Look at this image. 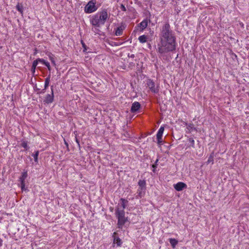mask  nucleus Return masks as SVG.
<instances>
[{
  "label": "nucleus",
  "instance_id": "nucleus-2",
  "mask_svg": "<svg viewBox=\"0 0 249 249\" xmlns=\"http://www.w3.org/2000/svg\"><path fill=\"white\" fill-rule=\"evenodd\" d=\"M127 202V200L121 198L116 209L115 214L118 219V227L119 228H122L127 221V218L124 215V209Z\"/></svg>",
  "mask_w": 249,
  "mask_h": 249
},
{
  "label": "nucleus",
  "instance_id": "nucleus-1",
  "mask_svg": "<svg viewBox=\"0 0 249 249\" xmlns=\"http://www.w3.org/2000/svg\"><path fill=\"white\" fill-rule=\"evenodd\" d=\"M176 37L170 29L168 23L162 27L160 34V43L158 44L157 51L160 54L173 52L176 49Z\"/></svg>",
  "mask_w": 249,
  "mask_h": 249
},
{
  "label": "nucleus",
  "instance_id": "nucleus-6",
  "mask_svg": "<svg viewBox=\"0 0 249 249\" xmlns=\"http://www.w3.org/2000/svg\"><path fill=\"white\" fill-rule=\"evenodd\" d=\"M27 172L25 171L22 173L21 176L19 178V181H20V187L22 191H23L25 189V180L27 177Z\"/></svg>",
  "mask_w": 249,
  "mask_h": 249
},
{
  "label": "nucleus",
  "instance_id": "nucleus-4",
  "mask_svg": "<svg viewBox=\"0 0 249 249\" xmlns=\"http://www.w3.org/2000/svg\"><path fill=\"white\" fill-rule=\"evenodd\" d=\"M98 7L96 5V1L91 0L87 3L84 8V11L86 13L89 14L96 11Z\"/></svg>",
  "mask_w": 249,
  "mask_h": 249
},
{
  "label": "nucleus",
  "instance_id": "nucleus-11",
  "mask_svg": "<svg viewBox=\"0 0 249 249\" xmlns=\"http://www.w3.org/2000/svg\"><path fill=\"white\" fill-rule=\"evenodd\" d=\"M138 185L141 190L139 189L138 191L140 195L142 193V191L145 189V181L144 180H140L138 182Z\"/></svg>",
  "mask_w": 249,
  "mask_h": 249
},
{
  "label": "nucleus",
  "instance_id": "nucleus-22",
  "mask_svg": "<svg viewBox=\"0 0 249 249\" xmlns=\"http://www.w3.org/2000/svg\"><path fill=\"white\" fill-rule=\"evenodd\" d=\"M187 129L189 130V131H191L194 129L193 127V125L192 124H190L187 125Z\"/></svg>",
  "mask_w": 249,
  "mask_h": 249
},
{
  "label": "nucleus",
  "instance_id": "nucleus-23",
  "mask_svg": "<svg viewBox=\"0 0 249 249\" xmlns=\"http://www.w3.org/2000/svg\"><path fill=\"white\" fill-rule=\"evenodd\" d=\"M164 130V127L161 126L160 127V129H159L158 132L163 134Z\"/></svg>",
  "mask_w": 249,
  "mask_h": 249
},
{
  "label": "nucleus",
  "instance_id": "nucleus-3",
  "mask_svg": "<svg viewBox=\"0 0 249 249\" xmlns=\"http://www.w3.org/2000/svg\"><path fill=\"white\" fill-rule=\"evenodd\" d=\"M108 18L107 11L103 10L92 16L90 19V22L93 26L99 27L104 25Z\"/></svg>",
  "mask_w": 249,
  "mask_h": 249
},
{
  "label": "nucleus",
  "instance_id": "nucleus-33",
  "mask_svg": "<svg viewBox=\"0 0 249 249\" xmlns=\"http://www.w3.org/2000/svg\"><path fill=\"white\" fill-rule=\"evenodd\" d=\"M47 68L48 69V70H49V71H50V70H51V67H50V66H49V67H47Z\"/></svg>",
  "mask_w": 249,
  "mask_h": 249
},
{
  "label": "nucleus",
  "instance_id": "nucleus-19",
  "mask_svg": "<svg viewBox=\"0 0 249 249\" xmlns=\"http://www.w3.org/2000/svg\"><path fill=\"white\" fill-rule=\"evenodd\" d=\"M213 158H214L213 153H212L210 155V156H209V157L208 158V160L207 162V164L212 163V164H213Z\"/></svg>",
  "mask_w": 249,
  "mask_h": 249
},
{
  "label": "nucleus",
  "instance_id": "nucleus-27",
  "mask_svg": "<svg viewBox=\"0 0 249 249\" xmlns=\"http://www.w3.org/2000/svg\"><path fill=\"white\" fill-rule=\"evenodd\" d=\"M49 57L50 60L51 61L52 63L53 64V65H55V60L53 57L51 56H50Z\"/></svg>",
  "mask_w": 249,
  "mask_h": 249
},
{
  "label": "nucleus",
  "instance_id": "nucleus-30",
  "mask_svg": "<svg viewBox=\"0 0 249 249\" xmlns=\"http://www.w3.org/2000/svg\"><path fill=\"white\" fill-rule=\"evenodd\" d=\"M64 143H65V144L66 145V146L68 148V146H69V144L68 143V142L66 141V140L64 139Z\"/></svg>",
  "mask_w": 249,
  "mask_h": 249
},
{
  "label": "nucleus",
  "instance_id": "nucleus-32",
  "mask_svg": "<svg viewBox=\"0 0 249 249\" xmlns=\"http://www.w3.org/2000/svg\"><path fill=\"white\" fill-rule=\"evenodd\" d=\"M2 245V240L0 238V247H1Z\"/></svg>",
  "mask_w": 249,
  "mask_h": 249
},
{
  "label": "nucleus",
  "instance_id": "nucleus-15",
  "mask_svg": "<svg viewBox=\"0 0 249 249\" xmlns=\"http://www.w3.org/2000/svg\"><path fill=\"white\" fill-rule=\"evenodd\" d=\"M38 62H39V61L38 60V59H37L34 61V62L33 63L32 68H31V71L33 74H34V73L35 72L36 68V66L38 64Z\"/></svg>",
  "mask_w": 249,
  "mask_h": 249
},
{
  "label": "nucleus",
  "instance_id": "nucleus-16",
  "mask_svg": "<svg viewBox=\"0 0 249 249\" xmlns=\"http://www.w3.org/2000/svg\"><path fill=\"white\" fill-rule=\"evenodd\" d=\"M169 240L173 248H175L178 243V241L174 238H170Z\"/></svg>",
  "mask_w": 249,
  "mask_h": 249
},
{
  "label": "nucleus",
  "instance_id": "nucleus-26",
  "mask_svg": "<svg viewBox=\"0 0 249 249\" xmlns=\"http://www.w3.org/2000/svg\"><path fill=\"white\" fill-rule=\"evenodd\" d=\"M81 43H82V47L84 48L83 51L84 52H86V51H87V46H86V44L83 42V41H81Z\"/></svg>",
  "mask_w": 249,
  "mask_h": 249
},
{
  "label": "nucleus",
  "instance_id": "nucleus-13",
  "mask_svg": "<svg viewBox=\"0 0 249 249\" xmlns=\"http://www.w3.org/2000/svg\"><path fill=\"white\" fill-rule=\"evenodd\" d=\"M50 77L51 76L49 75L45 80V84H44V89H43L41 91V93H44L45 92V89L48 87L49 83L50 82Z\"/></svg>",
  "mask_w": 249,
  "mask_h": 249
},
{
  "label": "nucleus",
  "instance_id": "nucleus-37",
  "mask_svg": "<svg viewBox=\"0 0 249 249\" xmlns=\"http://www.w3.org/2000/svg\"><path fill=\"white\" fill-rule=\"evenodd\" d=\"M76 142H77V143H78V140H76Z\"/></svg>",
  "mask_w": 249,
  "mask_h": 249
},
{
  "label": "nucleus",
  "instance_id": "nucleus-34",
  "mask_svg": "<svg viewBox=\"0 0 249 249\" xmlns=\"http://www.w3.org/2000/svg\"><path fill=\"white\" fill-rule=\"evenodd\" d=\"M158 161V160H156V161L155 164H157V163Z\"/></svg>",
  "mask_w": 249,
  "mask_h": 249
},
{
  "label": "nucleus",
  "instance_id": "nucleus-14",
  "mask_svg": "<svg viewBox=\"0 0 249 249\" xmlns=\"http://www.w3.org/2000/svg\"><path fill=\"white\" fill-rule=\"evenodd\" d=\"M148 39L147 36L145 35H142L139 37L138 40L141 43H144L146 42Z\"/></svg>",
  "mask_w": 249,
  "mask_h": 249
},
{
  "label": "nucleus",
  "instance_id": "nucleus-29",
  "mask_svg": "<svg viewBox=\"0 0 249 249\" xmlns=\"http://www.w3.org/2000/svg\"><path fill=\"white\" fill-rule=\"evenodd\" d=\"M121 9L122 11H126V8H125V6L123 4H122L121 5Z\"/></svg>",
  "mask_w": 249,
  "mask_h": 249
},
{
  "label": "nucleus",
  "instance_id": "nucleus-9",
  "mask_svg": "<svg viewBox=\"0 0 249 249\" xmlns=\"http://www.w3.org/2000/svg\"><path fill=\"white\" fill-rule=\"evenodd\" d=\"M141 107V105L138 102H134L131 106V111L133 113L137 112Z\"/></svg>",
  "mask_w": 249,
  "mask_h": 249
},
{
  "label": "nucleus",
  "instance_id": "nucleus-20",
  "mask_svg": "<svg viewBox=\"0 0 249 249\" xmlns=\"http://www.w3.org/2000/svg\"><path fill=\"white\" fill-rule=\"evenodd\" d=\"M38 60L39 62H41L43 64L46 66L47 67H49V66H50L48 62L46 61L45 60L43 59L38 58Z\"/></svg>",
  "mask_w": 249,
  "mask_h": 249
},
{
  "label": "nucleus",
  "instance_id": "nucleus-17",
  "mask_svg": "<svg viewBox=\"0 0 249 249\" xmlns=\"http://www.w3.org/2000/svg\"><path fill=\"white\" fill-rule=\"evenodd\" d=\"M16 9L21 15L23 14V6L21 4L18 3V4L16 5Z\"/></svg>",
  "mask_w": 249,
  "mask_h": 249
},
{
  "label": "nucleus",
  "instance_id": "nucleus-36",
  "mask_svg": "<svg viewBox=\"0 0 249 249\" xmlns=\"http://www.w3.org/2000/svg\"><path fill=\"white\" fill-rule=\"evenodd\" d=\"M110 210H111V211H112V210H113V208H111V209H110Z\"/></svg>",
  "mask_w": 249,
  "mask_h": 249
},
{
  "label": "nucleus",
  "instance_id": "nucleus-8",
  "mask_svg": "<svg viewBox=\"0 0 249 249\" xmlns=\"http://www.w3.org/2000/svg\"><path fill=\"white\" fill-rule=\"evenodd\" d=\"M174 187L177 191H181L184 188H187V185L182 182H179L174 184Z\"/></svg>",
  "mask_w": 249,
  "mask_h": 249
},
{
  "label": "nucleus",
  "instance_id": "nucleus-28",
  "mask_svg": "<svg viewBox=\"0 0 249 249\" xmlns=\"http://www.w3.org/2000/svg\"><path fill=\"white\" fill-rule=\"evenodd\" d=\"M162 135H163L162 134L159 133L157 132V135H156L157 138H160H160H162Z\"/></svg>",
  "mask_w": 249,
  "mask_h": 249
},
{
  "label": "nucleus",
  "instance_id": "nucleus-7",
  "mask_svg": "<svg viewBox=\"0 0 249 249\" xmlns=\"http://www.w3.org/2000/svg\"><path fill=\"white\" fill-rule=\"evenodd\" d=\"M147 85L148 88L153 92L157 93L158 91V89L155 87L154 82L151 80H148L147 82Z\"/></svg>",
  "mask_w": 249,
  "mask_h": 249
},
{
  "label": "nucleus",
  "instance_id": "nucleus-12",
  "mask_svg": "<svg viewBox=\"0 0 249 249\" xmlns=\"http://www.w3.org/2000/svg\"><path fill=\"white\" fill-rule=\"evenodd\" d=\"M125 29L124 25H121L120 26L117 28L115 30V35L116 36H120L123 34V30Z\"/></svg>",
  "mask_w": 249,
  "mask_h": 249
},
{
  "label": "nucleus",
  "instance_id": "nucleus-5",
  "mask_svg": "<svg viewBox=\"0 0 249 249\" xmlns=\"http://www.w3.org/2000/svg\"><path fill=\"white\" fill-rule=\"evenodd\" d=\"M54 99L53 87H51V93L47 94L44 97L43 102L45 104H51L53 102Z\"/></svg>",
  "mask_w": 249,
  "mask_h": 249
},
{
  "label": "nucleus",
  "instance_id": "nucleus-35",
  "mask_svg": "<svg viewBox=\"0 0 249 249\" xmlns=\"http://www.w3.org/2000/svg\"><path fill=\"white\" fill-rule=\"evenodd\" d=\"M153 171L154 172H155V168H153Z\"/></svg>",
  "mask_w": 249,
  "mask_h": 249
},
{
  "label": "nucleus",
  "instance_id": "nucleus-31",
  "mask_svg": "<svg viewBox=\"0 0 249 249\" xmlns=\"http://www.w3.org/2000/svg\"><path fill=\"white\" fill-rule=\"evenodd\" d=\"M156 167H157V164H155H155H153V165H152V167H153V168H156Z\"/></svg>",
  "mask_w": 249,
  "mask_h": 249
},
{
  "label": "nucleus",
  "instance_id": "nucleus-24",
  "mask_svg": "<svg viewBox=\"0 0 249 249\" xmlns=\"http://www.w3.org/2000/svg\"><path fill=\"white\" fill-rule=\"evenodd\" d=\"M21 146L25 148H27L28 147V144H27V142L24 141L22 143H21Z\"/></svg>",
  "mask_w": 249,
  "mask_h": 249
},
{
  "label": "nucleus",
  "instance_id": "nucleus-25",
  "mask_svg": "<svg viewBox=\"0 0 249 249\" xmlns=\"http://www.w3.org/2000/svg\"><path fill=\"white\" fill-rule=\"evenodd\" d=\"M157 143L159 145H161L162 142V138H157Z\"/></svg>",
  "mask_w": 249,
  "mask_h": 249
},
{
  "label": "nucleus",
  "instance_id": "nucleus-21",
  "mask_svg": "<svg viewBox=\"0 0 249 249\" xmlns=\"http://www.w3.org/2000/svg\"><path fill=\"white\" fill-rule=\"evenodd\" d=\"M39 155V151H36L35 152L34 154H33V156L34 158V160L35 162H38V156Z\"/></svg>",
  "mask_w": 249,
  "mask_h": 249
},
{
  "label": "nucleus",
  "instance_id": "nucleus-10",
  "mask_svg": "<svg viewBox=\"0 0 249 249\" xmlns=\"http://www.w3.org/2000/svg\"><path fill=\"white\" fill-rule=\"evenodd\" d=\"M148 23V20L147 19H145L138 25V27L140 28V30L142 31L147 27Z\"/></svg>",
  "mask_w": 249,
  "mask_h": 249
},
{
  "label": "nucleus",
  "instance_id": "nucleus-18",
  "mask_svg": "<svg viewBox=\"0 0 249 249\" xmlns=\"http://www.w3.org/2000/svg\"><path fill=\"white\" fill-rule=\"evenodd\" d=\"M114 243H116L117 246H120L122 244L121 239L118 237H114Z\"/></svg>",
  "mask_w": 249,
  "mask_h": 249
}]
</instances>
